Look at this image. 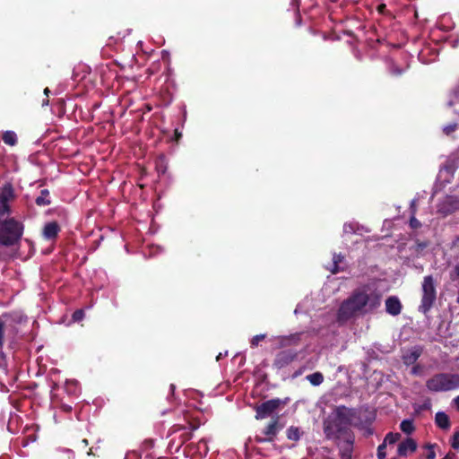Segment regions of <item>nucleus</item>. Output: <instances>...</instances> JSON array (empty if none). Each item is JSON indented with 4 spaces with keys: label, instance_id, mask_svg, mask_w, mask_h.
Returning a JSON list of instances; mask_svg holds the SVG:
<instances>
[{
    "label": "nucleus",
    "instance_id": "nucleus-1",
    "mask_svg": "<svg viewBox=\"0 0 459 459\" xmlns=\"http://www.w3.org/2000/svg\"><path fill=\"white\" fill-rule=\"evenodd\" d=\"M381 304V295L376 291L368 293L367 287L353 290L351 295L343 300L337 311V321L344 323L358 315H364L377 308Z\"/></svg>",
    "mask_w": 459,
    "mask_h": 459
},
{
    "label": "nucleus",
    "instance_id": "nucleus-2",
    "mask_svg": "<svg viewBox=\"0 0 459 459\" xmlns=\"http://www.w3.org/2000/svg\"><path fill=\"white\" fill-rule=\"evenodd\" d=\"M358 418V410L345 405L336 406L323 422V430L325 437L330 440L340 441L342 437L354 435L351 429L353 420Z\"/></svg>",
    "mask_w": 459,
    "mask_h": 459
},
{
    "label": "nucleus",
    "instance_id": "nucleus-3",
    "mask_svg": "<svg viewBox=\"0 0 459 459\" xmlns=\"http://www.w3.org/2000/svg\"><path fill=\"white\" fill-rule=\"evenodd\" d=\"M23 229V224L14 218L0 221V246L12 247L18 244Z\"/></svg>",
    "mask_w": 459,
    "mask_h": 459
},
{
    "label": "nucleus",
    "instance_id": "nucleus-4",
    "mask_svg": "<svg viewBox=\"0 0 459 459\" xmlns=\"http://www.w3.org/2000/svg\"><path fill=\"white\" fill-rule=\"evenodd\" d=\"M420 290V304L418 310L423 315H428L436 303L437 294V281L432 275L423 277Z\"/></svg>",
    "mask_w": 459,
    "mask_h": 459
},
{
    "label": "nucleus",
    "instance_id": "nucleus-5",
    "mask_svg": "<svg viewBox=\"0 0 459 459\" xmlns=\"http://www.w3.org/2000/svg\"><path fill=\"white\" fill-rule=\"evenodd\" d=\"M426 387L430 392H446L459 388V374L437 373L427 380Z\"/></svg>",
    "mask_w": 459,
    "mask_h": 459
},
{
    "label": "nucleus",
    "instance_id": "nucleus-6",
    "mask_svg": "<svg viewBox=\"0 0 459 459\" xmlns=\"http://www.w3.org/2000/svg\"><path fill=\"white\" fill-rule=\"evenodd\" d=\"M281 430V426L279 424V418L276 417L273 420H271L268 425L261 431V435H256L255 437V440L256 443L262 444L265 442H273L279 431Z\"/></svg>",
    "mask_w": 459,
    "mask_h": 459
},
{
    "label": "nucleus",
    "instance_id": "nucleus-7",
    "mask_svg": "<svg viewBox=\"0 0 459 459\" xmlns=\"http://www.w3.org/2000/svg\"><path fill=\"white\" fill-rule=\"evenodd\" d=\"M299 352L293 349L283 350L276 353L273 367L281 369L288 367L298 359Z\"/></svg>",
    "mask_w": 459,
    "mask_h": 459
},
{
    "label": "nucleus",
    "instance_id": "nucleus-8",
    "mask_svg": "<svg viewBox=\"0 0 459 459\" xmlns=\"http://www.w3.org/2000/svg\"><path fill=\"white\" fill-rule=\"evenodd\" d=\"M282 401L279 398L271 399L257 405L255 410V419L262 420L271 416L281 405Z\"/></svg>",
    "mask_w": 459,
    "mask_h": 459
},
{
    "label": "nucleus",
    "instance_id": "nucleus-9",
    "mask_svg": "<svg viewBox=\"0 0 459 459\" xmlns=\"http://www.w3.org/2000/svg\"><path fill=\"white\" fill-rule=\"evenodd\" d=\"M438 211L444 214H451L459 211V197L446 196L439 204Z\"/></svg>",
    "mask_w": 459,
    "mask_h": 459
},
{
    "label": "nucleus",
    "instance_id": "nucleus-10",
    "mask_svg": "<svg viewBox=\"0 0 459 459\" xmlns=\"http://www.w3.org/2000/svg\"><path fill=\"white\" fill-rule=\"evenodd\" d=\"M342 444H338L340 446L341 458L351 459L354 444V435H350L346 437H342Z\"/></svg>",
    "mask_w": 459,
    "mask_h": 459
},
{
    "label": "nucleus",
    "instance_id": "nucleus-11",
    "mask_svg": "<svg viewBox=\"0 0 459 459\" xmlns=\"http://www.w3.org/2000/svg\"><path fill=\"white\" fill-rule=\"evenodd\" d=\"M402 308V303L396 296H390L385 299V311L389 315L398 316L401 314Z\"/></svg>",
    "mask_w": 459,
    "mask_h": 459
},
{
    "label": "nucleus",
    "instance_id": "nucleus-12",
    "mask_svg": "<svg viewBox=\"0 0 459 459\" xmlns=\"http://www.w3.org/2000/svg\"><path fill=\"white\" fill-rule=\"evenodd\" d=\"M60 230V226L56 221L48 222L43 228V237L47 240H54L57 238Z\"/></svg>",
    "mask_w": 459,
    "mask_h": 459
},
{
    "label": "nucleus",
    "instance_id": "nucleus-13",
    "mask_svg": "<svg viewBox=\"0 0 459 459\" xmlns=\"http://www.w3.org/2000/svg\"><path fill=\"white\" fill-rule=\"evenodd\" d=\"M417 449V443L414 439L408 437L402 441L397 449V453L400 456H407L408 452L413 453Z\"/></svg>",
    "mask_w": 459,
    "mask_h": 459
},
{
    "label": "nucleus",
    "instance_id": "nucleus-14",
    "mask_svg": "<svg viewBox=\"0 0 459 459\" xmlns=\"http://www.w3.org/2000/svg\"><path fill=\"white\" fill-rule=\"evenodd\" d=\"M422 353V349L420 347H414L411 350L408 351L403 357V362L405 365H412L414 364L418 359L420 357Z\"/></svg>",
    "mask_w": 459,
    "mask_h": 459
},
{
    "label": "nucleus",
    "instance_id": "nucleus-15",
    "mask_svg": "<svg viewBox=\"0 0 459 459\" xmlns=\"http://www.w3.org/2000/svg\"><path fill=\"white\" fill-rule=\"evenodd\" d=\"M435 423L439 429L443 430H448L451 427L450 419L448 415L444 411H438L436 413Z\"/></svg>",
    "mask_w": 459,
    "mask_h": 459
},
{
    "label": "nucleus",
    "instance_id": "nucleus-16",
    "mask_svg": "<svg viewBox=\"0 0 459 459\" xmlns=\"http://www.w3.org/2000/svg\"><path fill=\"white\" fill-rule=\"evenodd\" d=\"M359 411H358V413ZM363 412V418H361L358 414V420L359 421V424L365 425V426H370L374 420H376V412L375 411L369 410L368 407L362 410Z\"/></svg>",
    "mask_w": 459,
    "mask_h": 459
},
{
    "label": "nucleus",
    "instance_id": "nucleus-17",
    "mask_svg": "<svg viewBox=\"0 0 459 459\" xmlns=\"http://www.w3.org/2000/svg\"><path fill=\"white\" fill-rule=\"evenodd\" d=\"M299 341V334H293L290 336H281L279 338V348H284L292 344H298Z\"/></svg>",
    "mask_w": 459,
    "mask_h": 459
},
{
    "label": "nucleus",
    "instance_id": "nucleus-18",
    "mask_svg": "<svg viewBox=\"0 0 459 459\" xmlns=\"http://www.w3.org/2000/svg\"><path fill=\"white\" fill-rule=\"evenodd\" d=\"M38 206H47L51 204L50 193L48 189H42L40 195L35 199Z\"/></svg>",
    "mask_w": 459,
    "mask_h": 459
},
{
    "label": "nucleus",
    "instance_id": "nucleus-19",
    "mask_svg": "<svg viewBox=\"0 0 459 459\" xmlns=\"http://www.w3.org/2000/svg\"><path fill=\"white\" fill-rule=\"evenodd\" d=\"M306 379L314 386H318L324 382V375L317 371L312 374H309L306 377Z\"/></svg>",
    "mask_w": 459,
    "mask_h": 459
},
{
    "label": "nucleus",
    "instance_id": "nucleus-20",
    "mask_svg": "<svg viewBox=\"0 0 459 459\" xmlns=\"http://www.w3.org/2000/svg\"><path fill=\"white\" fill-rule=\"evenodd\" d=\"M3 142L10 146H14L17 143V135L13 131H5L2 134Z\"/></svg>",
    "mask_w": 459,
    "mask_h": 459
},
{
    "label": "nucleus",
    "instance_id": "nucleus-21",
    "mask_svg": "<svg viewBox=\"0 0 459 459\" xmlns=\"http://www.w3.org/2000/svg\"><path fill=\"white\" fill-rule=\"evenodd\" d=\"M343 258L344 256L342 254H333L332 265L328 268L333 274L341 271L339 264L342 262Z\"/></svg>",
    "mask_w": 459,
    "mask_h": 459
},
{
    "label": "nucleus",
    "instance_id": "nucleus-22",
    "mask_svg": "<svg viewBox=\"0 0 459 459\" xmlns=\"http://www.w3.org/2000/svg\"><path fill=\"white\" fill-rule=\"evenodd\" d=\"M13 189L11 185H6L4 186L3 191L0 195V200L5 201V204H8L9 200L13 198Z\"/></svg>",
    "mask_w": 459,
    "mask_h": 459
},
{
    "label": "nucleus",
    "instance_id": "nucleus-23",
    "mask_svg": "<svg viewBox=\"0 0 459 459\" xmlns=\"http://www.w3.org/2000/svg\"><path fill=\"white\" fill-rule=\"evenodd\" d=\"M287 438L292 441H298L300 438L299 428L290 426L286 431Z\"/></svg>",
    "mask_w": 459,
    "mask_h": 459
},
{
    "label": "nucleus",
    "instance_id": "nucleus-24",
    "mask_svg": "<svg viewBox=\"0 0 459 459\" xmlns=\"http://www.w3.org/2000/svg\"><path fill=\"white\" fill-rule=\"evenodd\" d=\"M400 429L405 434H411L415 429L413 421L411 420H403L400 424Z\"/></svg>",
    "mask_w": 459,
    "mask_h": 459
},
{
    "label": "nucleus",
    "instance_id": "nucleus-25",
    "mask_svg": "<svg viewBox=\"0 0 459 459\" xmlns=\"http://www.w3.org/2000/svg\"><path fill=\"white\" fill-rule=\"evenodd\" d=\"M401 437H402L401 434L398 432H395V433L389 432L385 435L383 443H385V445L386 444H390V445L394 444L400 440Z\"/></svg>",
    "mask_w": 459,
    "mask_h": 459
},
{
    "label": "nucleus",
    "instance_id": "nucleus-26",
    "mask_svg": "<svg viewBox=\"0 0 459 459\" xmlns=\"http://www.w3.org/2000/svg\"><path fill=\"white\" fill-rule=\"evenodd\" d=\"M11 212V208L9 204H5V201L0 200V219L4 215H8Z\"/></svg>",
    "mask_w": 459,
    "mask_h": 459
},
{
    "label": "nucleus",
    "instance_id": "nucleus-27",
    "mask_svg": "<svg viewBox=\"0 0 459 459\" xmlns=\"http://www.w3.org/2000/svg\"><path fill=\"white\" fill-rule=\"evenodd\" d=\"M266 337L265 334H257V335H255L251 341H250V344H251V347H256L259 342L263 340H264Z\"/></svg>",
    "mask_w": 459,
    "mask_h": 459
},
{
    "label": "nucleus",
    "instance_id": "nucleus-28",
    "mask_svg": "<svg viewBox=\"0 0 459 459\" xmlns=\"http://www.w3.org/2000/svg\"><path fill=\"white\" fill-rule=\"evenodd\" d=\"M4 331H5V324L3 320L0 319V349L3 348L4 343Z\"/></svg>",
    "mask_w": 459,
    "mask_h": 459
},
{
    "label": "nucleus",
    "instance_id": "nucleus-29",
    "mask_svg": "<svg viewBox=\"0 0 459 459\" xmlns=\"http://www.w3.org/2000/svg\"><path fill=\"white\" fill-rule=\"evenodd\" d=\"M385 447H386V445L385 443H382L381 445L378 446L377 453V455L378 459H385V456H386Z\"/></svg>",
    "mask_w": 459,
    "mask_h": 459
},
{
    "label": "nucleus",
    "instance_id": "nucleus-30",
    "mask_svg": "<svg viewBox=\"0 0 459 459\" xmlns=\"http://www.w3.org/2000/svg\"><path fill=\"white\" fill-rule=\"evenodd\" d=\"M451 446L455 450L459 449V430L455 432L451 440Z\"/></svg>",
    "mask_w": 459,
    "mask_h": 459
},
{
    "label": "nucleus",
    "instance_id": "nucleus-31",
    "mask_svg": "<svg viewBox=\"0 0 459 459\" xmlns=\"http://www.w3.org/2000/svg\"><path fill=\"white\" fill-rule=\"evenodd\" d=\"M73 320L75 322L81 321L84 317V312L82 309H77L73 313Z\"/></svg>",
    "mask_w": 459,
    "mask_h": 459
},
{
    "label": "nucleus",
    "instance_id": "nucleus-32",
    "mask_svg": "<svg viewBox=\"0 0 459 459\" xmlns=\"http://www.w3.org/2000/svg\"><path fill=\"white\" fill-rule=\"evenodd\" d=\"M435 446H436L435 444L434 445L428 444L426 446V447L429 449V453L426 455L427 459H435V457H436V453L434 451Z\"/></svg>",
    "mask_w": 459,
    "mask_h": 459
},
{
    "label": "nucleus",
    "instance_id": "nucleus-33",
    "mask_svg": "<svg viewBox=\"0 0 459 459\" xmlns=\"http://www.w3.org/2000/svg\"><path fill=\"white\" fill-rule=\"evenodd\" d=\"M450 279L453 281L459 279V264H456L454 270L450 273Z\"/></svg>",
    "mask_w": 459,
    "mask_h": 459
},
{
    "label": "nucleus",
    "instance_id": "nucleus-34",
    "mask_svg": "<svg viewBox=\"0 0 459 459\" xmlns=\"http://www.w3.org/2000/svg\"><path fill=\"white\" fill-rule=\"evenodd\" d=\"M201 425V422L199 420H194L192 421L188 422V429L191 431L196 430Z\"/></svg>",
    "mask_w": 459,
    "mask_h": 459
},
{
    "label": "nucleus",
    "instance_id": "nucleus-35",
    "mask_svg": "<svg viewBox=\"0 0 459 459\" xmlns=\"http://www.w3.org/2000/svg\"><path fill=\"white\" fill-rule=\"evenodd\" d=\"M410 226L411 229H419L421 226V223L419 220H417L414 216H411L410 219Z\"/></svg>",
    "mask_w": 459,
    "mask_h": 459
},
{
    "label": "nucleus",
    "instance_id": "nucleus-36",
    "mask_svg": "<svg viewBox=\"0 0 459 459\" xmlns=\"http://www.w3.org/2000/svg\"><path fill=\"white\" fill-rule=\"evenodd\" d=\"M391 73L392 74L395 75V76H399V75H402L403 73V69L398 67V66H393L392 67V70H391Z\"/></svg>",
    "mask_w": 459,
    "mask_h": 459
},
{
    "label": "nucleus",
    "instance_id": "nucleus-37",
    "mask_svg": "<svg viewBox=\"0 0 459 459\" xmlns=\"http://www.w3.org/2000/svg\"><path fill=\"white\" fill-rule=\"evenodd\" d=\"M89 445V442L86 438H83L78 444V448L84 449Z\"/></svg>",
    "mask_w": 459,
    "mask_h": 459
},
{
    "label": "nucleus",
    "instance_id": "nucleus-38",
    "mask_svg": "<svg viewBox=\"0 0 459 459\" xmlns=\"http://www.w3.org/2000/svg\"><path fill=\"white\" fill-rule=\"evenodd\" d=\"M427 247V244L425 242H417V251H421Z\"/></svg>",
    "mask_w": 459,
    "mask_h": 459
},
{
    "label": "nucleus",
    "instance_id": "nucleus-39",
    "mask_svg": "<svg viewBox=\"0 0 459 459\" xmlns=\"http://www.w3.org/2000/svg\"><path fill=\"white\" fill-rule=\"evenodd\" d=\"M443 459H456V455L453 452L447 453Z\"/></svg>",
    "mask_w": 459,
    "mask_h": 459
},
{
    "label": "nucleus",
    "instance_id": "nucleus-40",
    "mask_svg": "<svg viewBox=\"0 0 459 459\" xmlns=\"http://www.w3.org/2000/svg\"><path fill=\"white\" fill-rule=\"evenodd\" d=\"M420 370V367L419 365H416V366H414V367L411 368V373H412L413 375H417V374H419Z\"/></svg>",
    "mask_w": 459,
    "mask_h": 459
},
{
    "label": "nucleus",
    "instance_id": "nucleus-41",
    "mask_svg": "<svg viewBox=\"0 0 459 459\" xmlns=\"http://www.w3.org/2000/svg\"><path fill=\"white\" fill-rule=\"evenodd\" d=\"M453 401H454V403H455L456 409L459 411V395L456 396Z\"/></svg>",
    "mask_w": 459,
    "mask_h": 459
},
{
    "label": "nucleus",
    "instance_id": "nucleus-42",
    "mask_svg": "<svg viewBox=\"0 0 459 459\" xmlns=\"http://www.w3.org/2000/svg\"><path fill=\"white\" fill-rule=\"evenodd\" d=\"M173 429H174V431H178V430L185 429H186V427H184V426L175 425V426L173 427Z\"/></svg>",
    "mask_w": 459,
    "mask_h": 459
},
{
    "label": "nucleus",
    "instance_id": "nucleus-43",
    "mask_svg": "<svg viewBox=\"0 0 459 459\" xmlns=\"http://www.w3.org/2000/svg\"><path fill=\"white\" fill-rule=\"evenodd\" d=\"M185 435V439L184 440H189L191 437H192V433H186L184 434Z\"/></svg>",
    "mask_w": 459,
    "mask_h": 459
},
{
    "label": "nucleus",
    "instance_id": "nucleus-44",
    "mask_svg": "<svg viewBox=\"0 0 459 459\" xmlns=\"http://www.w3.org/2000/svg\"><path fill=\"white\" fill-rule=\"evenodd\" d=\"M300 374H301V369H299V370L296 371V372L294 373L293 377H298V376H299Z\"/></svg>",
    "mask_w": 459,
    "mask_h": 459
},
{
    "label": "nucleus",
    "instance_id": "nucleus-45",
    "mask_svg": "<svg viewBox=\"0 0 459 459\" xmlns=\"http://www.w3.org/2000/svg\"><path fill=\"white\" fill-rule=\"evenodd\" d=\"M169 388H170L171 393H174L176 386H175V385L171 384Z\"/></svg>",
    "mask_w": 459,
    "mask_h": 459
},
{
    "label": "nucleus",
    "instance_id": "nucleus-46",
    "mask_svg": "<svg viewBox=\"0 0 459 459\" xmlns=\"http://www.w3.org/2000/svg\"><path fill=\"white\" fill-rule=\"evenodd\" d=\"M49 92H50V91H49V89H48V88H46V89L44 90V94H45V95L48 96V93H49Z\"/></svg>",
    "mask_w": 459,
    "mask_h": 459
},
{
    "label": "nucleus",
    "instance_id": "nucleus-47",
    "mask_svg": "<svg viewBox=\"0 0 459 459\" xmlns=\"http://www.w3.org/2000/svg\"><path fill=\"white\" fill-rule=\"evenodd\" d=\"M385 8V4H381V5H379L378 10L380 12H382V10H384Z\"/></svg>",
    "mask_w": 459,
    "mask_h": 459
},
{
    "label": "nucleus",
    "instance_id": "nucleus-48",
    "mask_svg": "<svg viewBox=\"0 0 459 459\" xmlns=\"http://www.w3.org/2000/svg\"><path fill=\"white\" fill-rule=\"evenodd\" d=\"M454 127H448L446 129V133L448 134L450 131H453Z\"/></svg>",
    "mask_w": 459,
    "mask_h": 459
},
{
    "label": "nucleus",
    "instance_id": "nucleus-49",
    "mask_svg": "<svg viewBox=\"0 0 459 459\" xmlns=\"http://www.w3.org/2000/svg\"><path fill=\"white\" fill-rule=\"evenodd\" d=\"M88 455H91V448H90V450L87 452Z\"/></svg>",
    "mask_w": 459,
    "mask_h": 459
},
{
    "label": "nucleus",
    "instance_id": "nucleus-50",
    "mask_svg": "<svg viewBox=\"0 0 459 459\" xmlns=\"http://www.w3.org/2000/svg\"><path fill=\"white\" fill-rule=\"evenodd\" d=\"M456 242L459 244V237L456 238Z\"/></svg>",
    "mask_w": 459,
    "mask_h": 459
},
{
    "label": "nucleus",
    "instance_id": "nucleus-51",
    "mask_svg": "<svg viewBox=\"0 0 459 459\" xmlns=\"http://www.w3.org/2000/svg\"><path fill=\"white\" fill-rule=\"evenodd\" d=\"M393 459H396V458H393Z\"/></svg>",
    "mask_w": 459,
    "mask_h": 459
}]
</instances>
